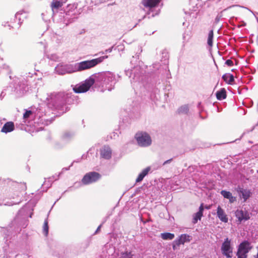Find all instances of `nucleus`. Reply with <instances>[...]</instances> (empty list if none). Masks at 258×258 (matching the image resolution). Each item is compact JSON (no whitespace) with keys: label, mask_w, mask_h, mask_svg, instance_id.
Returning a JSON list of instances; mask_svg holds the SVG:
<instances>
[{"label":"nucleus","mask_w":258,"mask_h":258,"mask_svg":"<svg viewBox=\"0 0 258 258\" xmlns=\"http://www.w3.org/2000/svg\"><path fill=\"white\" fill-rule=\"evenodd\" d=\"M122 258H137V255L132 253V251H125L121 253Z\"/></svg>","instance_id":"nucleus-26"},{"label":"nucleus","mask_w":258,"mask_h":258,"mask_svg":"<svg viewBox=\"0 0 258 258\" xmlns=\"http://www.w3.org/2000/svg\"><path fill=\"white\" fill-rule=\"evenodd\" d=\"M254 258H258V247H257V253L255 256H254Z\"/></svg>","instance_id":"nucleus-46"},{"label":"nucleus","mask_w":258,"mask_h":258,"mask_svg":"<svg viewBox=\"0 0 258 258\" xmlns=\"http://www.w3.org/2000/svg\"><path fill=\"white\" fill-rule=\"evenodd\" d=\"M0 67L3 68V69L9 71L10 67L8 65L3 63V60L0 57Z\"/></svg>","instance_id":"nucleus-32"},{"label":"nucleus","mask_w":258,"mask_h":258,"mask_svg":"<svg viewBox=\"0 0 258 258\" xmlns=\"http://www.w3.org/2000/svg\"><path fill=\"white\" fill-rule=\"evenodd\" d=\"M6 184H7L9 187H12L13 189H15L17 188H19L20 186L22 185V184L21 183L12 181L9 179L4 180L0 178V187L2 185H5ZM23 186H24V189H26V185L24 184L23 185Z\"/></svg>","instance_id":"nucleus-14"},{"label":"nucleus","mask_w":258,"mask_h":258,"mask_svg":"<svg viewBox=\"0 0 258 258\" xmlns=\"http://www.w3.org/2000/svg\"><path fill=\"white\" fill-rule=\"evenodd\" d=\"M101 226H102V224L100 225L98 227V228H97V229L96 230L95 232H94V235L96 234H97V233L99 232V231L100 230V229H101Z\"/></svg>","instance_id":"nucleus-41"},{"label":"nucleus","mask_w":258,"mask_h":258,"mask_svg":"<svg viewBox=\"0 0 258 258\" xmlns=\"http://www.w3.org/2000/svg\"><path fill=\"white\" fill-rule=\"evenodd\" d=\"M160 0H143L142 4L144 7L151 9L157 6Z\"/></svg>","instance_id":"nucleus-18"},{"label":"nucleus","mask_w":258,"mask_h":258,"mask_svg":"<svg viewBox=\"0 0 258 258\" xmlns=\"http://www.w3.org/2000/svg\"><path fill=\"white\" fill-rule=\"evenodd\" d=\"M16 220H17V219H15V221H14V222H15L16 221Z\"/></svg>","instance_id":"nucleus-54"},{"label":"nucleus","mask_w":258,"mask_h":258,"mask_svg":"<svg viewBox=\"0 0 258 258\" xmlns=\"http://www.w3.org/2000/svg\"><path fill=\"white\" fill-rule=\"evenodd\" d=\"M172 161V158L168 159V160L164 161L160 166H164L167 164H169Z\"/></svg>","instance_id":"nucleus-40"},{"label":"nucleus","mask_w":258,"mask_h":258,"mask_svg":"<svg viewBox=\"0 0 258 258\" xmlns=\"http://www.w3.org/2000/svg\"><path fill=\"white\" fill-rule=\"evenodd\" d=\"M183 39H184V40L185 39V36L184 35H183Z\"/></svg>","instance_id":"nucleus-51"},{"label":"nucleus","mask_w":258,"mask_h":258,"mask_svg":"<svg viewBox=\"0 0 258 258\" xmlns=\"http://www.w3.org/2000/svg\"><path fill=\"white\" fill-rule=\"evenodd\" d=\"M61 6V3L58 1H55L54 2H53L51 4V8L52 10H53L54 9H57L59 8H60Z\"/></svg>","instance_id":"nucleus-29"},{"label":"nucleus","mask_w":258,"mask_h":258,"mask_svg":"<svg viewBox=\"0 0 258 258\" xmlns=\"http://www.w3.org/2000/svg\"><path fill=\"white\" fill-rule=\"evenodd\" d=\"M100 152L101 157L102 158L108 160L111 157L112 151L108 146L102 147L100 150Z\"/></svg>","instance_id":"nucleus-15"},{"label":"nucleus","mask_w":258,"mask_h":258,"mask_svg":"<svg viewBox=\"0 0 258 258\" xmlns=\"http://www.w3.org/2000/svg\"><path fill=\"white\" fill-rule=\"evenodd\" d=\"M150 170V167H148L145 168L138 175L136 179V182H140L143 180L144 178L148 174V172Z\"/></svg>","instance_id":"nucleus-22"},{"label":"nucleus","mask_w":258,"mask_h":258,"mask_svg":"<svg viewBox=\"0 0 258 258\" xmlns=\"http://www.w3.org/2000/svg\"><path fill=\"white\" fill-rule=\"evenodd\" d=\"M222 253L226 258L232 257L233 248L231 246V240L228 238L225 239L221 248Z\"/></svg>","instance_id":"nucleus-11"},{"label":"nucleus","mask_w":258,"mask_h":258,"mask_svg":"<svg viewBox=\"0 0 258 258\" xmlns=\"http://www.w3.org/2000/svg\"><path fill=\"white\" fill-rule=\"evenodd\" d=\"M235 216L240 222L248 220L250 218L248 212L245 210H237L235 212Z\"/></svg>","instance_id":"nucleus-16"},{"label":"nucleus","mask_w":258,"mask_h":258,"mask_svg":"<svg viewBox=\"0 0 258 258\" xmlns=\"http://www.w3.org/2000/svg\"><path fill=\"white\" fill-rule=\"evenodd\" d=\"M135 138L138 145L141 147H148L152 144V140L151 137L147 133H138L136 134Z\"/></svg>","instance_id":"nucleus-9"},{"label":"nucleus","mask_w":258,"mask_h":258,"mask_svg":"<svg viewBox=\"0 0 258 258\" xmlns=\"http://www.w3.org/2000/svg\"><path fill=\"white\" fill-rule=\"evenodd\" d=\"M49 107L63 111V107L69 99V94L64 92L53 93L47 98Z\"/></svg>","instance_id":"nucleus-3"},{"label":"nucleus","mask_w":258,"mask_h":258,"mask_svg":"<svg viewBox=\"0 0 258 258\" xmlns=\"http://www.w3.org/2000/svg\"><path fill=\"white\" fill-rule=\"evenodd\" d=\"M26 207H24V208H22L19 211V214H21L22 213H23L24 211H25V209Z\"/></svg>","instance_id":"nucleus-44"},{"label":"nucleus","mask_w":258,"mask_h":258,"mask_svg":"<svg viewBox=\"0 0 258 258\" xmlns=\"http://www.w3.org/2000/svg\"><path fill=\"white\" fill-rule=\"evenodd\" d=\"M201 105V102H199V103H198V107L199 108H200V107Z\"/></svg>","instance_id":"nucleus-48"},{"label":"nucleus","mask_w":258,"mask_h":258,"mask_svg":"<svg viewBox=\"0 0 258 258\" xmlns=\"http://www.w3.org/2000/svg\"><path fill=\"white\" fill-rule=\"evenodd\" d=\"M107 58V55H104L97 58L83 61L78 63H60L55 67V72L58 75H63L66 74H71L76 72L82 71L95 67Z\"/></svg>","instance_id":"nucleus-2"},{"label":"nucleus","mask_w":258,"mask_h":258,"mask_svg":"<svg viewBox=\"0 0 258 258\" xmlns=\"http://www.w3.org/2000/svg\"><path fill=\"white\" fill-rule=\"evenodd\" d=\"M190 241V236L186 234H183L180 235L172 242V248L174 250L178 249V247L181 244H184L185 242Z\"/></svg>","instance_id":"nucleus-12"},{"label":"nucleus","mask_w":258,"mask_h":258,"mask_svg":"<svg viewBox=\"0 0 258 258\" xmlns=\"http://www.w3.org/2000/svg\"><path fill=\"white\" fill-rule=\"evenodd\" d=\"M160 65L159 63H154L153 64V67L157 70H158Z\"/></svg>","instance_id":"nucleus-42"},{"label":"nucleus","mask_w":258,"mask_h":258,"mask_svg":"<svg viewBox=\"0 0 258 258\" xmlns=\"http://www.w3.org/2000/svg\"><path fill=\"white\" fill-rule=\"evenodd\" d=\"M14 88V91L18 97L22 96L29 89L27 81L24 78L18 79L15 82Z\"/></svg>","instance_id":"nucleus-6"},{"label":"nucleus","mask_w":258,"mask_h":258,"mask_svg":"<svg viewBox=\"0 0 258 258\" xmlns=\"http://www.w3.org/2000/svg\"><path fill=\"white\" fill-rule=\"evenodd\" d=\"M145 18H146V16L145 15V16H143V17L142 18V19H145Z\"/></svg>","instance_id":"nucleus-50"},{"label":"nucleus","mask_w":258,"mask_h":258,"mask_svg":"<svg viewBox=\"0 0 258 258\" xmlns=\"http://www.w3.org/2000/svg\"><path fill=\"white\" fill-rule=\"evenodd\" d=\"M205 208L207 209H210L211 208V206H206L205 207Z\"/></svg>","instance_id":"nucleus-45"},{"label":"nucleus","mask_w":258,"mask_h":258,"mask_svg":"<svg viewBox=\"0 0 258 258\" xmlns=\"http://www.w3.org/2000/svg\"><path fill=\"white\" fill-rule=\"evenodd\" d=\"M75 136V133L71 131H65L61 135L60 141L55 143V147L60 149L63 147L67 144L73 140Z\"/></svg>","instance_id":"nucleus-5"},{"label":"nucleus","mask_w":258,"mask_h":258,"mask_svg":"<svg viewBox=\"0 0 258 258\" xmlns=\"http://www.w3.org/2000/svg\"><path fill=\"white\" fill-rule=\"evenodd\" d=\"M72 165H73V163H72V164H71V165H70L68 168H62L61 172H60V173H59V174L57 176V177H55L54 176H53L52 177L50 178V179H51V178H52V179H54V180H57V179H58V177H59V175H60L61 173H62L64 171H67V170H69L70 167L71 166H72Z\"/></svg>","instance_id":"nucleus-34"},{"label":"nucleus","mask_w":258,"mask_h":258,"mask_svg":"<svg viewBox=\"0 0 258 258\" xmlns=\"http://www.w3.org/2000/svg\"><path fill=\"white\" fill-rule=\"evenodd\" d=\"M11 228V226L7 227H0V232L3 237V242H4L3 249L6 258H10V254L12 252L7 251V249L10 247L11 244L12 231L10 230Z\"/></svg>","instance_id":"nucleus-4"},{"label":"nucleus","mask_w":258,"mask_h":258,"mask_svg":"<svg viewBox=\"0 0 258 258\" xmlns=\"http://www.w3.org/2000/svg\"><path fill=\"white\" fill-rule=\"evenodd\" d=\"M141 20L142 19H139L138 22H140Z\"/></svg>","instance_id":"nucleus-52"},{"label":"nucleus","mask_w":258,"mask_h":258,"mask_svg":"<svg viewBox=\"0 0 258 258\" xmlns=\"http://www.w3.org/2000/svg\"><path fill=\"white\" fill-rule=\"evenodd\" d=\"M137 25H138V23H137V24L135 25L134 27H136V26H137Z\"/></svg>","instance_id":"nucleus-53"},{"label":"nucleus","mask_w":258,"mask_h":258,"mask_svg":"<svg viewBox=\"0 0 258 258\" xmlns=\"http://www.w3.org/2000/svg\"><path fill=\"white\" fill-rule=\"evenodd\" d=\"M43 233L45 236H47L48 233V224L47 219H45L43 224Z\"/></svg>","instance_id":"nucleus-30"},{"label":"nucleus","mask_w":258,"mask_h":258,"mask_svg":"<svg viewBox=\"0 0 258 258\" xmlns=\"http://www.w3.org/2000/svg\"><path fill=\"white\" fill-rule=\"evenodd\" d=\"M3 92H2V93H1V94L0 95V98H1V99H2V98H3Z\"/></svg>","instance_id":"nucleus-47"},{"label":"nucleus","mask_w":258,"mask_h":258,"mask_svg":"<svg viewBox=\"0 0 258 258\" xmlns=\"http://www.w3.org/2000/svg\"><path fill=\"white\" fill-rule=\"evenodd\" d=\"M51 183L47 184V187H49L51 186Z\"/></svg>","instance_id":"nucleus-49"},{"label":"nucleus","mask_w":258,"mask_h":258,"mask_svg":"<svg viewBox=\"0 0 258 258\" xmlns=\"http://www.w3.org/2000/svg\"><path fill=\"white\" fill-rule=\"evenodd\" d=\"M189 111L188 105H183L179 107L177 109L178 114H186Z\"/></svg>","instance_id":"nucleus-24"},{"label":"nucleus","mask_w":258,"mask_h":258,"mask_svg":"<svg viewBox=\"0 0 258 258\" xmlns=\"http://www.w3.org/2000/svg\"><path fill=\"white\" fill-rule=\"evenodd\" d=\"M143 72L144 71L141 69L139 66H136L131 70H125V73L126 75L130 78L131 77L132 75L133 74V79L135 82H142L143 81L144 78Z\"/></svg>","instance_id":"nucleus-8"},{"label":"nucleus","mask_w":258,"mask_h":258,"mask_svg":"<svg viewBox=\"0 0 258 258\" xmlns=\"http://www.w3.org/2000/svg\"><path fill=\"white\" fill-rule=\"evenodd\" d=\"M222 79L228 84L232 85L234 82V78L233 75L225 74L222 77Z\"/></svg>","instance_id":"nucleus-21"},{"label":"nucleus","mask_w":258,"mask_h":258,"mask_svg":"<svg viewBox=\"0 0 258 258\" xmlns=\"http://www.w3.org/2000/svg\"><path fill=\"white\" fill-rule=\"evenodd\" d=\"M222 17V14H218L215 19V23L217 24L221 20Z\"/></svg>","instance_id":"nucleus-36"},{"label":"nucleus","mask_w":258,"mask_h":258,"mask_svg":"<svg viewBox=\"0 0 258 258\" xmlns=\"http://www.w3.org/2000/svg\"><path fill=\"white\" fill-rule=\"evenodd\" d=\"M31 215H32V214H31V215H30V218H31V217H32Z\"/></svg>","instance_id":"nucleus-55"},{"label":"nucleus","mask_w":258,"mask_h":258,"mask_svg":"<svg viewBox=\"0 0 258 258\" xmlns=\"http://www.w3.org/2000/svg\"><path fill=\"white\" fill-rule=\"evenodd\" d=\"M225 64L229 67H231L233 65V62L231 59H227L225 61Z\"/></svg>","instance_id":"nucleus-37"},{"label":"nucleus","mask_w":258,"mask_h":258,"mask_svg":"<svg viewBox=\"0 0 258 258\" xmlns=\"http://www.w3.org/2000/svg\"><path fill=\"white\" fill-rule=\"evenodd\" d=\"M221 194L223 196V197L225 199H228L232 195V194L230 191H228L225 190H222L221 191Z\"/></svg>","instance_id":"nucleus-31"},{"label":"nucleus","mask_w":258,"mask_h":258,"mask_svg":"<svg viewBox=\"0 0 258 258\" xmlns=\"http://www.w3.org/2000/svg\"><path fill=\"white\" fill-rule=\"evenodd\" d=\"M203 216V214H201L199 212H197L194 215V218L192 219V223L194 224H196L198 222V220H200L202 217Z\"/></svg>","instance_id":"nucleus-28"},{"label":"nucleus","mask_w":258,"mask_h":258,"mask_svg":"<svg viewBox=\"0 0 258 258\" xmlns=\"http://www.w3.org/2000/svg\"><path fill=\"white\" fill-rule=\"evenodd\" d=\"M238 192L240 198L243 200V202H245L252 195L250 189L243 188L240 185H238L235 188Z\"/></svg>","instance_id":"nucleus-13"},{"label":"nucleus","mask_w":258,"mask_h":258,"mask_svg":"<svg viewBox=\"0 0 258 258\" xmlns=\"http://www.w3.org/2000/svg\"><path fill=\"white\" fill-rule=\"evenodd\" d=\"M217 215L218 218L222 222L227 223L228 222V218L225 214L224 210L219 206L217 208Z\"/></svg>","instance_id":"nucleus-17"},{"label":"nucleus","mask_w":258,"mask_h":258,"mask_svg":"<svg viewBox=\"0 0 258 258\" xmlns=\"http://www.w3.org/2000/svg\"><path fill=\"white\" fill-rule=\"evenodd\" d=\"M32 114V111L31 110H26L25 112L23 114L24 119H28Z\"/></svg>","instance_id":"nucleus-33"},{"label":"nucleus","mask_w":258,"mask_h":258,"mask_svg":"<svg viewBox=\"0 0 258 258\" xmlns=\"http://www.w3.org/2000/svg\"><path fill=\"white\" fill-rule=\"evenodd\" d=\"M15 129V125L13 122L9 121L6 122L2 128L1 132L8 133L13 131Z\"/></svg>","instance_id":"nucleus-20"},{"label":"nucleus","mask_w":258,"mask_h":258,"mask_svg":"<svg viewBox=\"0 0 258 258\" xmlns=\"http://www.w3.org/2000/svg\"><path fill=\"white\" fill-rule=\"evenodd\" d=\"M48 58L53 61H57L59 59L58 56L55 54H51L48 55Z\"/></svg>","instance_id":"nucleus-35"},{"label":"nucleus","mask_w":258,"mask_h":258,"mask_svg":"<svg viewBox=\"0 0 258 258\" xmlns=\"http://www.w3.org/2000/svg\"><path fill=\"white\" fill-rule=\"evenodd\" d=\"M204 210V208L203 206V204H202L199 207V211L198 212L203 214Z\"/></svg>","instance_id":"nucleus-39"},{"label":"nucleus","mask_w":258,"mask_h":258,"mask_svg":"<svg viewBox=\"0 0 258 258\" xmlns=\"http://www.w3.org/2000/svg\"><path fill=\"white\" fill-rule=\"evenodd\" d=\"M28 17V13L24 10L18 12L15 15V18L19 21V24L21 25L25 19Z\"/></svg>","instance_id":"nucleus-19"},{"label":"nucleus","mask_w":258,"mask_h":258,"mask_svg":"<svg viewBox=\"0 0 258 258\" xmlns=\"http://www.w3.org/2000/svg\"><path fill=\"white\" fill-rule=\"evenodd\" d=\"M228 200H229V202L230 203H233L236 201V197H233L232 195L229 198V199H228Z\"/></svg>","instance_id":"nucleus-38"},{"label":"nucleus","mask_w":258,"mask_h":258,"mask_svg":"<svg viewBox=\"0 0 258 258\" xmlns=\"http://www.w3.org/2000/svg\"><path fill=\"white\" fill-rule=\"evenodd\" d=\"M116 80L113 73L109 71L102 72L92 75L83 83L76 85L73 90L77 93H84L94 85L95 88H101L102 92L106 90L110 91L113 89Z\"/></svg>","instance_id":"nucleus-1"},{"label":"nucleus","mask_w":258,"mask_h":258,"mask_svg":"<svg viewBox=\"0 0 258 258\" xmlns=\"http://www.w3.org/2000/svg\"><path fill=\"white\" fill-rule=\"evenodd\" d=\"M213 37H214L213 30H211L209 32L208 41H207V43H208V45L210 46H213Z\"/></svg>","instance_id":"nucleus-27"},{"label":"nucleus","mask_w":258,"mask_h":258,"mask_svg":"<svg viewBox=\"0 0 258 258\" xmlns=\"http://www.w3.org/2000/svg\"><path fill=\"white\" fill-rule=\"evenodd\" d=\"M101 178V175L96 172L93 171L86 173L82 179L84 185H88L95 182Z\"/></svg>","instance_id":"nucleus-10"},{"label":"nucleus","mask_w":258,"mask_h":258,"mask_svg":"<svg viewBox=\"0 0 258 258\" xmlns=\"http://www.w3.org/2000/svg\"><path fill=\"white\" fill-rule=\"evenodd\" d=\"M252 246L247 240H244L238 245L236 255L238 258H247V253L251 249Z\"/></svg>","instance_id":"nucleus-7"},{"label":"nucleus","mask_w":258,"mask_h":258,"mask_svg":"<svg viewBox=\"0 0 258 258\" xmlns=\"http://www.w3.org/2000/svg\"><path fill=\"white\" fill-rule=\"evenodd\" d=\"M216 95L218 100H222L226 98V91L224 88H222L216 92Z\"/></svg>","instance_id":"nucleus-23"},{"label":"nucleus","mask_w":258,"mask_h":258,"mask_svg":"<svg viewBox=\"0 0 258 258\" xmlns=\"http://www.w3.org/2000/svg\"><path fill=\"white\" fill-rule=\"evenodd\" d=\"M160 236L163 240H172L174 238L175 235L173 233L165 232L161 233Z\"/></svg>","instance_id":"nucleus-25"},{"label":"nucleus","mask_w":258,"mask_h":258,"mask_svg":"<svg viewBox=\"0 0 258 258\" xmlns=\"http://www.w3.org/2000/svg\"><path fill=\"white\" fill-rule=\"evenodd\" d=\"M112 47H110L107 49H106L105 50V52L106 53H107V52H111L112 51Z\"/></svg>","instance_id":"nucleus-43"}]
</instances>
